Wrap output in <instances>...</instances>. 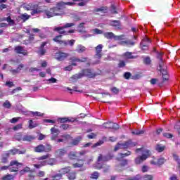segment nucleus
Segmentation results:
<instances>
[{
    "label": "nucleus",
    "instance_id": "obj_1",
    "mask_svg": "<svg viewBox=\"0 0 180 180\" xmlns=\"http://www.w3.org/2000/svg\"><path fill=\"white\" fill-rule=\"evenodd\" d=\"M135 153L136 154H139V153H141V156H138L135 158V164H136L137 165L143 164V162H144V161H146V160H147V158H148L151 155V153L150 152V150L148 149H144L143 148H137L135 150Z\"/></svg>",
    "mask_w": 180,
    "mask_h": 180
},
{
    "label": "nucleus",
    "instance_id": "obj_2",
    "mask_svg": "<svg viewBox=\"0 0 180 180\" xmlns=\"http://www.w3.org/2000/svg\"><path fill=\"white\" fill-rule=\"evenodd\" d=\"M158 70L160 71L161 74L162 75V83L169 79V77L168 76V72L167 71V66L164 65V61L161 59L160 62L159 63Z\"/></svg>",
    "mask_w": 180,
    "mask_h": 180
},
{
    "label": "nucleus",
    "instance_id": "obj_3",
    "mask_svg": "<svg viewBox=\"0 0 180 180\" xmlns=\"http://www.w3.org/2000/svg\"><path fill=\"white\" fill-rule=\"evenodd\" d=\"M51 145L47 144L44 146L43 144L38 145L34 148L35 153H50L51 151Z\"/></svg>",
    "mask_w": 180,
    "mask_h": 180
},
{
    "label": "nucleus",
    "instance_id": "obj_4",
    "mask_svg": "<svg viewBox=\"0 0 180 180\" xmlns=\"http://www.w3.org/2000/svg\"><path fill=\"white\" fill-rule=\"evenodd\" d=\"M72 65H69L65 68V71H71L72 70V65L76 66L77 63H85L87 58H82L81 59L78 58H72L71 59Z\"/></svg>",
    "mask_w": 180,
    "mask_h": 180
},
{
    "label": "nucleus",
    "instance_id": "obj_5",
    "mask_svg": "<svg viewBox=\"0 0 180 180\" xmlns=\"http://www.w3.org/2000/svg\"><path fill=\"white\" fill-rule=\"evenodd\" d=\"M135 146V143L131 142V141H129L124 143H117V145L115 146L114 150L117 151L118 150L123 148H130V147H134Z\"/></svg>",
    "mask_w": 180,
    "mask_h": 180
},
{
    "label": "nucleus",
    "instance_id": "obj_6",
    "mask_svg": "<svg viewBox=\"0 0 180 180\" xmlns=\"http://www.w3.org/2000/svg\"><path fill=\"white\" fill-rule=\"evenodd\" d=\"M84 76L89 77L90 78H91V77H94V74H92V71L91 70V69H86L83 70L82 73L74 75L72 78H75V79H79V78H81Z\"/></svg>",
    "mask_w": 180,
    "mask_h": 180
},
{
    "label": "nucleus",
    "instance_id": "obj_7",
    "mask_svg": "<svg viewBox=\"0 0 180 180\" xmlns=\"http://www.w3.org/2000/svg\"><path fill=\"white\" fill-rule=\"evenodd\" d=\"M103 49V45L99 44L96 47V54L94 58H97V61L95 64H99V60L102 58V49Z\"/></svg>",
    "mask_w": 180,
    "mask_h": 180
},
{
    "label": "nucleus",
    "instance_id": "obj_8",
    "mask_svg": "<svg viewBox=\"0 0 180 180\" xmlns=\"http://www.w3.org/2000/svg\"><path fill=\"white\" fill-rule=\"evenodd\" d=\"M103 127L105 129H113L114 130H117L119 129V124L113 122H106L103 124Z\"/></svg>",
    "mask_w": 180,
    "mask_h": 180
},
{
    "label": "nucleus",
    "instance_id": "obj_9",
    "mask_svg": "<svg viewBox=\"0 0 180 180\" xmlns=\"http://www.w3.org/2000/svg\"><path fill=\"white\" fill-rule=\"evenodd\" d=\"M68 53L64 52H58L55 54V58L58 61H63L68 57Z\"/></svg>",
    "mask_w": 180,
    "mask_h": 180
},
{
    "label": "nucleus",
    "instance_id": "obj_10",
    "mask_svg": "<svg viewBox=\"0 0 180 180\" xmlns=\"http://www.w3.org/2000/svg\"><path fill=\"white\" fill-rule=\"evenodd\" d=\"M150 43H151L150 39L146 37L141 43V47L142 50H147V49H148V46L150 45Z\"/></svg>",
    "mask_w": 180,
    "mask_h": 180
},
{
    "label": "nucleus",
    "instance_id": "obj_11",
    "mask_svg": "<svg viewBox=\"0 0 180 180\" xmlns=\"http://www.w3.org/2000/svg\"><path fill=\"white\" fill-rule=\"evenodd\" d=\"M11 167H13L12 168H10L11 172H18V167H20L22 165L21 163H19L18 161L14 160L11 162L10 163ZM13 165H15V167H13Z\"/></svg>",
    "mask_w": 180,
    "mask_h": 180
},
{
    "label": "nucleus",
    "instance_id": "obj_12",
    "mask_svg": "<svg viewBox=\"0 0 180 180\" xmlns=\"http://www.w3.org/2000/svg\"><path fill=\"white\" fill-rule=\"evenodd\" d=\"M113 158V155H108L106 156H103L100 155L98 158V162H105V161H109L112 160Z\"/></svg>",
    "mask_w": 180,
    "mask_h": 180
},
{
    "label": "nucleus",
    "instance_id": "obj_13",
    "mask_svg": "<svg viewBox=\"0 0 180 180\" xmlns=\"http://www.w3.org/2000/svg\"><path fill=\"white\" fill-rule=\"evenodd\" d=\"M61 37H63L61 35L55 37L53 38V41H56V43H58L59 44H64V46H68V42L65 40H61Z\"/></svg>",
    "mask_w": 180,
    "mask_h": 180
},
{
    "label": "nucleus",
    "instance_id": "obj_14",
    "mask_svg": "<svg viewBox=\"0 0 180 180\" xmlns=\"http://www.w3.org/2000/svg\"><path fill=\"white\" fill-rule=\"evenodd\" d=\"M23 67H25V65L20 64L18 66L16 69H13V68H11L10 69V72H11V74H13V75H15V74H18V72H20Z\"/></svg>",
    "mask_w": 180,
    "mask_h": 180
},
{
    "label": "nucleus",
    "instance_id": "obj_15",
    "mask_svg": "<svg viewBox=\"0 0 180 180\" xmlns=\"http://www.w3.org/2000/svg\"><path fill=\"white\" fill-rule=\"evenodd\" d=\"M14 50L18 54H22L23 56H26V54H27L26 50H25L22 46H15Z\"/></svg>",
    "mask_w": 180,
    "mask_h": 180
},
{
    "label": "nucleus",
    "instance_id": "obj_16",
    "mask_svg": "<svg viewBox=\"0 0 180 180\" xmlns=\"http://www.w3.org/2000/svg\"><path fill=\"white\" fill-rule=\"evenodd\" d=\"M65 154H67V150L65 149H58L55 151V155L57 158L63 157Z\"/></svg>",
    "mask_w": 180,
    "mask_h": 180
},
{
    "label": "nucleus",
    "instance_id": "obj_17",
    "mask_svg": "<svg viewBox=\"0 0 180 180\" xmlns=\"http://www.w3.org/2000/svg\"><path fill=\"white\" fill-rule=\"evenodd\" d=\"M47 44V42H44L41 44L39 49L38 51V54L40 56H44L46 53V49H44V46Z\"/></svg>",
    "mask_w": 180,
    "mask_h": 180
},
{
    "label": "nucleus",
    "instance_id": "obj_18",
    "mask_svg": "<svg viewBox=\"0 0 180 180\" xmlns=\"http://www.w3.org/2000/svg\"><path fill=\"white\" fill-rule=\"evenodd\" d=\"M120 44L122 46H127V47H131V46H134L135 43L131 40H123L120 42Z\"/></svg>",
    "mask_w": 180,
    "mask_h": 180
},
{
    "label": "nucleus",
    "instance_id": "obj_19",
    "mask_svg": "<svg viewBox=\"0 0 180 180\" xmlns=\"http://www.w3.org/2000/svg\"><path fill=\"white\" fill-rule=\"evenodd\" d=\"M64 29V27H54L53 30L54 32H58V33H60V34H68V32H65Z\"/></svg>",
    "mask_w": 180,
    "mask_h": 180
},
{
    "label": "nucleus",
    "instance_id": "obj_20",
    "mask_svg": "<svg viewBox=\"0 0 180 180\" xmlns=\"http://www.w3.org/2000/svg\"><path fill=\"white\" fill-rule=\"evenodd\" d=\"M71 171V167H63L61 168L59 170V174L60 175H65V174H68V172H70Z\"/></svg>",
    "mask_w": 180,
    "mask_h": 180
},
{
    "label": "nucleus",
    "instance_id": "obj_21",
    "mask_svg": "<svg viewBox=\"0 0 180 180\" xmlns=\"http://www.w3.org/2000/svg\"><path fill=\"white\" fill-rule=\"evenodd\" d=\"M15 154H20V151H19L18 149H12L8 150V152L6 153L5 155L9 157V155H15Z\"/></svg>",
    "mask_w": 180,
    "mask_h": 180
},
{
    "label": "nucleus",
    "instance_id": "obj_22",
    "mask_svg": "<svg viewBox=\"0 0 180 180\" xmlns=\"http://www.w3.org/2000/svg\"><path fill=\"white\" fill-rule=\"evenodd\" d=\"M51 134H56L55 136H53L51 137V140H56V138L60 134V131H58V129H57L54 127L51 129Z\"/></svg>",
    "mask_w": 180,
    "mask_h": 180
},
{
    "label": "nucleus",
    "instance_id": "obj_23",
    "mask_svg": "<svg viewBox=\"0 0 180 180\" xmlns=\"http://www.w3.org/2000/svg\"><path fill=\"white\" fill-rule=\"evenodd\" d=\"M22 141H32V140H34V136L32 135H25L22 138Z\"/></svg>",
    "mask_w": 180,
    "mask_h": 180
},
{
    "label": "nucleus",
    "instance_id": "obj_24",
    "mask_svg": "<svg viewBox=\"0 0 180 180\" xmlns=\"http://www.w3.org/2000/svg\"><path fill=\"white\" fill-rule=\"evenodd\" d=\"M58 120L60 123H65L67 122H74L75 120H74V118H72V120H70V118L68 117H62V118H58Z\"/></svg>",
    "mask_w": 180,
    "mask_h": 180
},
{
    "label": "nucleus",
    "instance_id": "obj_25",
    "mask_svg": "<svg viewBox=\"0 0 180 180\" xmlns=\"http://www.w3.org/2000/svg\"><path fill=\"white\" fill-rule=\"evenodd\" d=\"M110 26H114V27L120 28V21L119 20H113L110 22Z\"/></svg>",
    "mask_w": 180,
    "mask_h": 180
},
{
    "label": "nucleus",
    "instance_id": "obj_26",
    "mask_svg": "<svg viewBox=\"0 0 180 180\" xmlns=\"http://www.w3.org/2000/svg\"><path fill=\"white\" fill-rule=\"evenodd\" d=\"M85 50H86V48H85V46H82V45H77V48H76V51L77 53H84V51H85Z\"/></svg>",
    "mask_w": 180,
    "mask_h": 180
},
{
    "label": "nucleus",
    "instance_id": "obj_27",
    "mask_svg": "<svg viewBox=\"0 0 180 180\" xmlns=\"http://www.w3.org/2000/svg\"><path fill=\"white\" fill-rule=\"evenodd\" d=\"M68 157L70 160H75L77 157H79V155H78V153L77 152H70Z\"/></svg>",
    "mask_w": 180,
    "mask_h": 180
},
{
    "label": "nucleus",
    "instance_id": "obj_28",
    "mask_svg": "<svg viewBox=\"0 0 180 180\" xmlns=\"http://www.w3.org/2000/svg\"><path fill=\"white\" fill-rule=\"evenodd\" d=\"M46 161V164L47 165H56V164H57V160H56V158H51L49 160H45Z\"/></svg>",
    "mask_w": 180,
    "mask_h": 180
},
{
    "label": "nucleus",
    "instance_id": "obj_29",
    "mask_svg": "<svg viewBox=\"0 0 180 180\" xmlns=\"http://www.w3.org/2000/svg\"><path fill=\"white\" fill-rule=\"evenodd\" d=\"M63 178V176L59 174H56L55 175H51V179L49 180H60Z\"/></svg>",
    "mask_w": 180,
    "mask_h": 180
},
{
    "label": "nucleus",
    "instance_id": "obj_30",
    "mask_svg": "<svg viewBox=\"0 0 180 180\" xmlns=\"http://www.w3.org/2000/svg\"><path fill=\"white\" fill-rule=\"evenodd\" d=\"M77 173L75 172H70L68 174V178L69 180H74L77 178Z\"/></svg>",
    "mask_w": 180,
    "mask_h": 180
},
{
    "label": "nucleus",
    "instance_id": "obj_31",
    "mask_svg": "<svg viewBox=\"0 0 180 180\" xmlns=\"http://www.w3.org/2000/svg\"><path fill=\"white\" fill-rule=\"evenodd\" d=\"M103 36L106 39H114L115 34H113L112 32H105L103 34Z\"/></svg>",
    "mask_w": 180,
    "mask_h": 180
},
{
    "label": "nucleus",
    "instance_id": "obj_32",
    "mask_svg": "<svg viewBox=\"0 0 180 180\" xmlns=\"http://www.w3.org/2000/svg\"><path fill=\"white\" fill-rule=\"evenodd\" d=\"M46 15L49 18L56 16L53 8H51L49 11H46Z\"/></svg>",
    "mask_w": 180,
    "mask_h": 180
},
{
    "label": "nucleus",
    "instance_id": "obj_33",
    "mask_svg": "<svg viewBox=\"0 0 180 180\" xmlns=\"http://www.w3.org/2000/svg\"><path fill=\"white\" fill-rule=\"evenodd\" d=\"M124 57L128 59L135 58V57L133 56V53L131 52H126L125 53H124Z\"/></svg>",
    "mask_w": 180,
    "mask_h": 180
},
{
    "label": "nucleus",
    "instance_id": "obj_34",
    "mask_svg": "<svg viewBox=\"0 0 180 180\" xmlns=\"http://www.w3.org/2000/svg\"><path fill=\"white\" fill-rule=\"evenodd\" d=\"M84 165V160H80L77 163L73 164L74 168H81Z\"/></svg>",
    "mask_w": 180,
    "mask_h": 180
},
{
    "label": "nucleus",
    "instance_id": "obj_35",
    "mask_svg": "<svg viewBox=\"0 0 180 180\" xmlns=\"http://www.w3.org/2000/svg\"><path fill=\"white\" fill-rule=\"evenodd\" d=\"M56 8L60 11H61L62 9H64V8H65V2L58 3Z\"/></svg>",
    "mask_w": 180,
    "mask_h": 180
},
{
    "label": "nucleus",
    "instance_id": "obj_36",
    "mask_svg": "<svg viewBox=\"0 0 180 180\" xmlns=\"http://www.w3.org/2000/svg\"><path fill=\"white\" fill-rule=\"evenodd\" d=\"M52 10H53L55 16H60V15H61V11H60L57 7L52 8Z\"/></svg>",
    "mask_w": 180,
    "mask_h": 180
},
{
    "label": "nucleus",
    "instance_id": "obj_37",
    "mask_svg": "<svg viewBox=\"0 0 180 180\" xmlns=\"http://www.w3.org/2000/svg\"><path fill=\"white\" fill-rule=\"evenodd\" d=\"M44 165H47V161L46 160L41 162L39 165H34L35 168H41V167H44Z\"/></svg>",
    "mask_w": 180,
    "mask_h": 180
},
{
    "label": "nucleus",
    "instance_id": "obj_38",
    "mask_svg": "<svg viewBox=\"0 0 180 180\" xmlns=\"http://www.w3.org/2000/svg\"><path fill=\"white\" fill-rule=\"evenodd\" d=\"M29 129H34V127H37V124L33 122V120L29 121Z\"/></svg>",
    "mask_w": 180,
    "mask_h": 180
},
{
    "label": "nucleus",
    "instance_id": "obj_39",
    "mask_svg": "<svg viewBox=\"0 0 180 180\" xmlns=\"http://www.w3.org/2000/svg\"><path fill=\"white\" fill-rule=\"evenodd\" d=\"M47 158H50V154L44 155L37 158L38 161H41L43 160H47Z\"/></svg>",
    "mask_w": 180,
    "mask_h": 180
},
{
    "label": "nucleus",
    "instance_id": "obj_40",
    "mask_svg": "<svg viewBox=\"0 0 180 180\" xmlns=\"http://www.w3.org/2000/svg\"><path fill=\"white\" fill-rule=\"evenodd\" d=\"M114 40H119L120 41H123V40H124V35H120V36L114 35Z\"/></svg>",
    "mask_w": 180,
    "mask_h": 180
},
{
    "label": "nucleus",
    "instance_id": "obj_41",
    "mask_svg": "<svg viewBox=\"0 0 180 180\" xmlns=\"http://www.w3.org/2000/svg\"><path fill=\"white\" fill-rule=\"evenodd\" d=\"M157 151L159 153H162L164 150H165V146H161V145H158L156 147Z\"/></svg>",
    "mask_w": 180,
    "mask_h": 180
},
{
    "label": "nucleus",
    "instance_id": "obj_42",
    "mask_svg": "<svg viewBox=\"0 0 180 180\" xmlns=\"http://www.w3.org/2000/svg\"><path fill=\"white\" fill-rule=\"evenodd\" d=\"M91 179H98L99 178V173L94 172L93 174L91 175Z\"/></svg>",
    "mask_w": 180,
    "mask_h": 180
},
{
    "label": "nucleus",
    "instance_id": "obj_43",
    "mask_svg": "<svg viewBox=\"0 0 180 180\" xmlns=\"http://www.w3.org/2000/svg\"><path fill=\"white\" fill-rule=\"evenodd\" d=\"M4 20H6V22H8L9 25H14L15 23V22L13 21V20H12V18H11V17L5 18H4Z\"/></svg>",
    "mask_w": 180,
    "mask_h": 180
},
{
    "label": "nucleus",
    "instance_id": "obj_44",
    "mask_svg": "<svg viewBox=\"0 0 180 180\" xmlns=\"http://www.w3.org/2000/svg\"><path fill=\"white\" fill-rule=\"evenodd\" d=\"M173 158L174 161H176L178 164L179 168H180V160H179V157L176 155H173Z\"/></svg>",
    "mask_w": 180,
    "mask_h": 180
},
{
    "label": "nucleus",
    "instance_id": "obj_45",
    "mask_svg": "<svg viewBox=\"0 0 180 180\" xmlns=\"http://www.w3.org/2000/svg\"><path fill=\"white\" fill-rule=\"evenodd\" d=\"M82 140V137L79 136L77 139L73 141L72 144H74V146H77V144H79V141H81Z\"/></svg>",
    "mask_w": 180,
    "mask_h": 180
},
{
    "label": "nucleus",
    "instance_id": "obj_46",
    "mask_svg": "<svg viewBox=\"0 0 180 180\" xmlns=\"http://www.w3.org/2000/svg\"><path fill=\"white\" fill-rule=\"evenodd\" d=\"M131 154V152L127 151L126 153H120L119 155L121 158H124V157H129Z\"/></svg>",
    "mask_w": 180,
    "mask_h": 180
},
{
    "label": "nucleus",
    "instance_id": "obj_47",
    "mask_svg": "<svg viewBox=\"0 0 180 180\" xmlns=\"http://www.w3.org/2000/svg\"><path fill=\"white\" fill-rule=\"evenodd\" d=\"M6 86H8V88H12V86H15V84H13V82L7 81L5 84Z\"/></svg>",
    "mask_w": 180,
    "mask_h": 180
},
{
    "label": "nucleus",
    "instance_id": "obj_48",
    "mask_svg": "<svg viewBox=\"0 0 180 180\" xmlns=\"http://www.w3.org/2000/svg\"><path fill=\"white\" fill-rule=\"evenodd\" d=\"M164 162H165V159H164V158L158 159V165H162Z\"/></svg>",
    "mask_w": 180,
    "mask_h": 180
},
{
    "label": "nucleus",
    "instance_id": "obj_49",
    "mask_svg": "<svg viewBox=\"0 0 180 180\" xmlns=\"http://www.w3.org/2000/svg\"><path fill=\"white\" fill-rule=\"evenodd\" d=\"M93 32L94 33V34H102V33H103V32L98 28L94 29Z\"/></svg>",
    "mask_w": 180,
    "mask_h": 180
},
{
    "label": "nucleus",
    "instance_id": "obj_50",
    "mask_svg": "<svg viewBox=\"0 0 180 180\" xmlns=\"http://www.w3.org/2000/svg\"><path fill=\"white\" fill-rule=\"evenodd\" d=\"M103 144V141H99L92 146V148H95L96 147H99V146H102Z\"/></svg>",
    "mask_w": 180,
    "mask_h": 180
},
{
    "label": "nucleus",
    "instance_id": "obj_51",
    "mask_svg": "<svg viewBox=\"0 0 180 180\" xmlns=\"http://www.w3.org/2000/svg\"><path fill=\"white\" fill-rule=\"evenodd\" d=\"M30 171V168L28 167H26L22 170H21L20 173L21 174V175H23L25 172H29Z\"/></svg>",
    "mask_w": 180,
    "mask_h": 180
},
{
    "label": "nucleus",
    "instance_id": "obj_52",
    "mask_svg": "<svg viewBox=\"0 0 180 180\" xmlns=\"http://www.w3.org/2000/svg\"><path fill=\"white\" fill-rule=\"evenodd\" d=\"M3 106L7 109H9V108H11V103L8 101H6L3 104Z\"/></svg>",
    "mask_w": 180,
    "mask_h": 180
},
{
    "label": "nucleus",
    "instance_id": "obj_53",
    "mask_svg": "<svg viewBox=\"0 0 180 180\" xmlns=\"http://www.w3.org/2000/svg\"><path fill=\"white\" fill-rule=\"evenodd\" d=\"M72 26H75V24L74 22H72V23H66V24L63 26V27H64L65 29H67V28H68V27H72Z\"/></svg>",
    "mask_w": 180,
    "mask_h": 180
},
{
    "label": "nucleus",
    "instance_id": "obj_54",
    "mask_svg": "<svg viewBox=\"0 0 180 180\" xmlns=\"http://www.w3.org/2000/svg\"><path fill=\"white\" fill-rule=\"evenodd\" d=\"M140 179H141V176H140V175H136L134 177H129L128 179V180H140Z\"/></svg>",
    "mask_w": 180,
    "mask_h": 180
},
{
    "label": "nucleus",
    "instance_id": "obj_55",
    "mask_svg": "<svg viewBox=\"0 0 180 180\" xmlns=\"http://www.w3.org/2000/svg\"><path fill=\"white\" fill-rule=\"evenodd\" d=\"M31 115H33V116H39V117L43 116V114L40 112H31Z\"/></svg>",
    "mask_w": 180,
    "mask_h": 180
},
{
    "label": "nucleus",
    "instance_id": "obj_56",
    "mask_svg": "<svg viewBox=\"0 0 180 180\" xmlns=\"http://www.w3.org/2000/svg\"><path fill=\"white\" fill-rule=\"evenodd\" d=\"M22 124H19L16 126H15L13 129L15 130V131H17V130H20V129H22Z\"/></svg>",
    "mask_w": 180,
    "mask_h": 180
},
{
    "label": "nucleus",
    "instance_id": "obj_57",
    "mask_svg": "<svg viewBox=\"0 0 180 180\" xmlns=\"http://www.w3.org/2000/svg\"><path fill=\"white\" fill-rule=\"evenodd\" d=\"M143 180H153V176L151 175H145L143 177Z\"/></svg>",
    "mask_w": 180,
    "mask_h": 180
},
{
    "label": "nucleus",
    "instance_id": "obj_58",
    "mask_svg": "<svg viewBox=\"0 0 180 180\" xmlns=\"http://www.w3.org/2000/svg\"><path fill=\"white\" fill-rule=\"evenodd\" d=\"M3 180H13V176L12 175H7L3 178Z\"/></svg>",
    "mask_w": 180,
    "mask_h": 180
},
{
    "label": "nucleus",
    "instance_id": "obj_59",
    "mask_svg": "<svg viewBox=\"0 0 180 180\" xmlns=\"http://www.w3.org/2000/svg\"><path fill=\"white\" fill-rule=\"evenodd\" d=\"M143 63L145 64H150V63H151V59L148 57H146L143 59Z\"/></svg>",
    "mask_w": 180,
    "mask_h": 180
},
{
    "label": "nucleus",
    "instance_id": "obj_60",
    "mask_svg": "<svg viewBox=\"0 0 180 180\" xmlns=\"http://www.w3.org/2000/svg\"><path fill=\"white\" fill-rule=\"evenodd\" d=\"M20 119V117H14L12 118L10 122L11 123H16L17 122H19V120Z\"/></svg>",
    "mask_w": 180,
    "mask_h": 180
},
{
    "label": "nucleus",
    "instance_id": "obj_61",
    "mask_svg": "<svg viewBox=\"0 0 180 180\" xmlns=\"http://www.w3.org/2000/svg\"><path fill=\"white\" fill-rule=\"evenodd\" d=\"M158 159L154 158L153 160L150 161V164L152 165H158Z\"/></svg>",
    "mask_w": 180,
    "mask_h": 180
},
{
    "label": "nucleus",
    "instance_id": "obj_62",
    "mask_svg": "<svg viewBox=\"0 0 180 180\" xmlns=\"http://www.w3.org/2000/svg\"><path fill=\"white\" fill-rule=\"evenodd\" d=\"M34 71H40L37 68H30L29 69V72H34Z\"/></svg>",
    "mask_w": 180,
    "mask_h": 180
},
{
    "label": "nucleus",
    "instance_id": "obj_63",
    "mask_svg": "<svg viewBox=\"0 0 180 180\" xmlns=\"http://www.w3.org/2000/svg\"><path fill=\"white\" fill-rule=\"evenodd\" d=\"M88 139H95L96 137V134L91 133L87 135Z\"/></svg>",
    "mask_w": 180,
    "mask_h": 180
},
{
    "label": "nucleus",
    "instance_id": "obj_64",
    "mask_svg": "<svg viewBox=\"0 0 180 180\" xmlns=\"http://www.w3.org/2000/svg\"><path fill=\"white\" fill-rule=\"evenodd\" d=\"M149 169L148 166L143 165L142 167V172H147Z\"/></svg>",
    "mask_w": 180,
    "mask_h": 180
}]
</instances>
